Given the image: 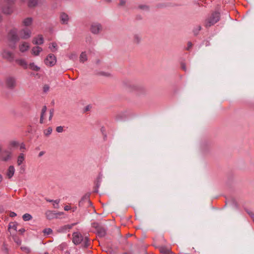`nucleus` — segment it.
I'll return each instance as SVG.
<instances>
[{
    "mask_svg": "<svg viewBox=\"0 0 254 254\" xmlns=\"http://www.w3.org/2000/svg\"><path fill=\"white\" fill-rule=\"evenodd\" d=\"M12 158V152L7 149L2 150L0 154V159L3 161H7Z\"/></svg>",
    "mask_w": 254,
    "mask_h": 254,
    "instance_id": "0eeeda50",
    "label": "nucleus"
},
{
    "mask_svg": "<svg viewBox=\"0 0 254 254\" xmlns=\"http://www.w3.org/2000/svg\"><path fill=\"white\" fill-rule=\"evenodd\" d=\"M128 89L130 91H139L142 90L143 88L137 85L134 84V83H130L128 86Z\"/></svg>",
    "mask_w": 254,
    "mask_h": 254,
    "instance_id": "2eb2a0df",
    "label": "nucleus"
},
{
    "mask_svg": "<svg viewBox=\"0 0 254 254\" xmlns=\"http://www.w3.org/2000/svg\"><path fill=\"white\" fill-rule=\"evenodd\" d=\"M54 109H51L50 110V116H49V121H51L52 120L53 115H54Z\"/></svg>",
    "mask_w": 254,
    "mask_h": 254,
    "instance_id": "a19ab883",
    "label": "nucleus"
},
{
    "mask_svg": "<svg viewBox=\"0 0 254 254\" xmlns=\"http://www.w3.org/2000/svg\"><path fill=\"white\" fill-rule=\"evenodd\" d=\"M17 33V29L13 28L9 31L7 35V39L10 43L8 46L12 49H14L16 48L15 43L19 40Z\"/></svg>",
    "mask_w": 254,
    "mask_h": 254,
    "instance_id": "f03ea898",
    "label": "nucleus"
},
{
    "mask_svg": "<svg viewBox=\"0 0 254 254\" xmlns=\"http://www.w3.org/2000/svg\"><path fill=\"white\" fill-rule=\"evenodd\" d=\"M19 231L20 233H23V232H24L25 231V229H20V230H19Z\"/></svg>",
    "mask_w": 254,
    "mask_h": 254,
    "instance_id": "6e6d98bb",
    "label": "nucleus"
},
{
    "mask_svg": "<svg viewBox=\"0 0 254 254\" xmlns=\"http://www.w3.org/2000/svg\"><path fill=\"white\" fill-rule=\"evenodd\" d=\"M5 85L9 89H14L17 85L16 78L13 76H8L5 79Z\"/></svg>",
    "mask_w": 254,
    "mask_h": 254,
    "instance_id": "423d86ee",
    "label": "nucleus"
},
{
    "mask_svg": "<svg viewBox=\"0 0 254 254\" xmlns=\"http://www.w3.org/2000/svg\"><path fill=\"white\" fill-rule=\"evenodd\" d=\"M138 8L144 11H148L149 7L148 5L145 4H141L138 6Z\"/></svg>",
    "mask_w": 254,
    "mask_h": 254,
    "instance_id": "2f4dec72",
    "label": "nucleus"
},
{
    "mask_svg": "<svg viewBox=\"0 0 254 254\" xmlns=\"http://www.w3.org/2000/svg\"><path fill=\"white\" fill-rule=\"evenodd\" d=\"M46 217L48 219H52L55 216V214L53 213L51 211H48L46 213Z\"/></svg>",
    "mask_w": 254,
    "mask_h": 254,
    "instance_id": "c756f323",
    "label": "nucleus"
},
{
    "mask_svg": "<svg viewBox=\"0 0 254 254\" xmlns=\"http://www.w3.org/2000/svg\"><path fill=\"white\" fill-rule=\"evenodd\" d=\"M160 252L161 253L164 254H169L171 252L169 249L166 248H161L160 249Z\"/></svg>",
    "mask_w": 254,
    "mask_h": 254,
    "instance_id": "f704fd0d",
    "label": "nucleus"
},
{
    "mask_svg": "<svg viewBox=\"0 0 254 254\" xmlns=\"http://www.w3.org/2000/svg\"><path fill=\"white\" fill-rule=\"evenodd\" d=\"M46 111H47V107L46 106H44L43 107V108L42 109L40 117L44 118V116L46 114Z\"/></svg>",
    "mask_w": 254,
    "mask_h": 254,
    "instance_id": "e433bc0d",
    "label": "nucleus"
},
{
    "mask_svg": "<svg viewBox=\"0 0 254 254\" xmlns=\"http://www.w3.org/2000/svg\"><path fill=\"white\" fill-rule=\"evenodd\" d=\"M220 14L218 12H213L208 16L204 22V26L206 27H209L219 21Z\"/></svg>",
    "mask_w": 254,
    "mask_h": 254,
    "instance_id": "7ed1b4c3",
    "label": "nucleus"
},
{
    "mask_svg": "<svg viewBox=\"0 0 254 254\" xmlns=\"http://www.w3.org/2000/svg\"><path fill=\"white\" fill-rule=\"evenodd\" d=\"M89 195L88 194H85L84 195L81 200L79 202V205L81 206L83 204V202L87 201L88 203H90V201L89 200Z\"/></svg>",
    "mask_w": 254,
    "mask_h": 254,
    "instance_id": "412c9836",
    "label": "nucleus"
},
{
    "mask_svg": "<svg viewBox=\"0 0 254 254\" xmlns=\"http://www.w3.org/2000/svg\"><path fill=\"white\" fill-rule=\"evenodd\" d=\"M15 172V168L13 166H10L6 172V176L8 179H11Z\"/></svg>",
    "mask_w": 254,
    "mask_h": 254,
    "instance_id": "f3484780",
    "label": "nucleus"
},
{
    "mask_svg": "<svg viewBox=\"0 0 254 254\" xmlns=\"http://www.w3.org/2000/svg\"><path fill=\"white\" fill-rule=\"evenodd\" d=\"M20 149L21 151L23 152L24 150L25 149V145L24 143H22L19 145Z\"/></svg>",
    "mask_w": 254,
    "mask_h": 254,
    "instance_id": "c03bdc74",
    "label": "nucleus"
},
{
    "mask_svg": "<svg viewBox=\"0 0 254 254\" xmlns=\"http://www.w3.org/2000/svg\"><path fill=\"white\" fill-rule=\"evenodd\" d=\"M182 69H183L184 70L186 71V70H187V67H186V65H185L184 64H182Z\"/></svg>",
    "mask_w": 254,
    "mask_h": 254,
    "instance_id": "3c124183",
    "label": "nucleus"
},
{
    "mask_svg": "<svg viewBox=\"0 0 254 254\" xmlns=\"http://www.w3.org/2000/svg\"><path fill=\"white\" fill-rule=\"evenodd\" d=\"M44 118L40 117V124H43L44 123Z\"/></svg>",
    "mask_w": 254,
    "mask_h": 254,
    "instance_id": "864d4df0",
    "label": "nucleus"
},
{
    "mask_svg": "<svg viewBox=\"0 0 254 254\" xmlns=\"http://www.w3.org/2000/svg\"><path fill=\"white\" fill-rule=\"evenodd\" d=\"M38 0H28V5L29 7H34L38 3Z\"/></svg>",
    "mask_w": 254,
    "mask_h": 254,
    "instance_id": "5701e85b",
    "label": "nucleus"
},
{
    "mask_svg": "<svg viewBox=\"0 0 254 254\" xmlns=\"http://www.w3.org/2000/svg\"><path fill=\"white\" fill-rule=\"evenodd\" d=\"M14 4L4 3L1 6V9L3 14L11 15L14 11Z\"/></svg>",
    "mask_w": 254,
    "mask_h": 254,
    "instance_id": "39448f33",
    "label": "nucleus"
},
{
    "mask_svg": "<svg viewBox=\"0 0 254 254\" xmlns=\"http://www.w3.org/2000/svg\"><path fill=\"white\" fill-rule=\"evenodd\" d=\"M25 159V156L24 155L23 153H20L18 157H17V163L18 166H20L21 165V164L23 163Z\"/></svg>",
    "mask_w": 254,
    "mask_h": 254,
    "instance_id": "4be33fe9",
    "label": "nucleus"
},
{
    "mask_svg": "<svg viewBox=\"0 0 254 254\" xmlns=\"http://www.w3.org/2000/svg\"><path fill=\"white\" fill-rule=\"evenodd\" d=\"M29 68L34 71H39L40 67L37 65H35L34 63H30L29 65Z\"/></svg>",
    "mask_w": 254,
    "mask_h": 254,
    "instance_id": "cd10ccee",
    "label": "nucleus"
},
{
    "mask_svg": "<svg viewBox=\"0 0 254 254\" xmlns=\"http://www.w3.org/2000/svg\"><path fill=\"white\" fill-rule=\"evenodd\" d=\"M94 227L96 228L97 234L99 237H103L105 236L106 230L103 226L98 224H94Z\"/></svg>",
    "mask_w": 254,
    "mask_h": 254,
    "instance_id": "9b49d317",
    "label": "nucleus"
},
{
    "mask_svg": "<svg viewBox=\"0 0 254 254\" xmlns=\"http://www.w3.org/2000/svg\"><path fill=\"white\" fill-rule=\"evenodd\" d=\"M63 127L62 126L58 127L56 128V131L58 132H62L63 131Z\"/></svg>",
    "mask_w": 254,
    "mask_h": 254,
    "instance_id": "37998d69",
    "label": "nucleus"
},
{
    "mask_svg": "<svg viewBox=\"0 0 254 254\" xmlns=\"http://www.w3.org/2000/svg\"><path fill=\"white\" fill-rule=\"evenodd\" d=\"M44 153H45V152L44 151H41L39 153L38 156L40 157L42 156L44 154Z\"/></svg>",
    "mask_w": 254,
    "mask_h": 254,
    "instance_id": "603ef678",
    "label": "nucleus"
},
{
    "mask_svg": "<svg viewBox=\"0 0 254 254\" xmlns=\"http://www.w3.org/2000/svg\"><path fill=\"white\" fill-rule=\"evenodd\" d=\"M201 29V27L200 25H197L194 28L193 30V32L195 35H197L199 31Z\"/></svg>",
    "mask_w": 254,
    "mask_h": 254,
    "instance_id": "7c9ffc66",
    "label": "nucleus"
},
{
    "mask_svg": "<svg viewBox=\"0 0 254 254\" xmlns=\"http://www.w3.org/2000/svg\"><path fill=\"white\" fill-rule=\"evenodd\" d=\"M49 88H50V87H49V86L48 85H47V84L44 85V86H43V91H44V92H48L49 91Z\"/></svg>",
    "mask_w": 254,
    "mask_h": 254,
    "instance_id": "79ce46f5",
    "label": "nucleus"
},
{
    "mask_svg": "<svg viewBox=\"0 0 254 254\" xmlns=\"http://www.w3.org/2000/svg\"><path fill=\"white\" fill-rule=\"evenodd\" d=\"M102 30V26L99 23H93L90 28L91 32L94 34H98Z\"/></svg>",
    "mask_w": 254,
    "mask_h": 254,
    "instance_id": "9d476101",
    "label": "nucleus"
},
{
    "mask_svg": "<svg viewBox=\"0 0 254 254\" xmlns=\"http://www.w3.org/2000/svg\"><path fill=\"white\" fill-rule=\"evenodd\" d=\"M87 60V55L85 52H82L79 57L80 62L84 63Z\"/></svg>",
    "mask_w": 254,
    "mask_h": 254,
    "instance_id": "bb28decb",
    "label": "nucleus"
},
{
    "mask_svg": "<svg viewBox=\"0 0 254 254\" xmlns=\"http://www.w3.org/2000/svg\"><path fill=\"white\" fill-rule=\"evenodd\" d=\"M15 0H4V3H13L14 4Z\"/></svg>",
    "mask_w": 254,
    "mask_h": 254,
    "instance_id": "a18cd8bd",
    "label": "nucleus"
},
{
    "mask_svg": "<svg viewBox=\"0 0 254 254\" xmlns=\"http://www.w3.org/2000/svg\"><path fill=\"white\" fill-rule=\"evenodd\" d=\"M2 145L0 144V154L1 153V151H2Z\"/></svg>",
    "mask_w": 254,
    "mask_h": 254,
    "instance_id": "4d7b16f0",
    "label": "nucleus"
},
{
    "mask_svg": "<svg viewBox=\"0 0 254 254\" xmlns=\"http://www.w3.org/2000/svg\"><path fill=\"white\" fill-rule=\"evenodd\" d=\"M98 75L105 77H111V74L108 72L101 71L98 73Z\"/></svg>",
    "mask_w": 254,
    "mask_h": 254,
    "instance_id": "72a5a7b5",
    "label": "nucleus"
},
{
    "mask_svg": "<svg viewBox=\"0 0 254 254\" xmlns=\"http://www.w3.org/2000/svg\"><path fill=\"white\" fill-rule=\"evenodd\" d=\"M192 47V44L191 42H188L187 43V47L186 50L189 51Z\"/></svg>",
    "mask_w": 254,
    "mask_h": 254,
    "instance_id": "ea45409f",
    "label": "nucleus"
},
{
    "mask_svg": "<svg viewBox=\"0 0 254 254\" xmlns=\"http://www.w3.org/2000/svg\"><path fill=\"white\" fill-rule=\"evenodd\" d=\"M17 224L16 222H10L8 225V230L10 231V230L13 229L14 231H16Z\"/></svg>",
    "mask_w": 254,
    "mask_h": 254,
    "instance_id": "a878e982",
    "label": "nucleus"
},
{
    "mask_svg": "<svg viewBox=\"0 0 254 254\" xmlns=\"http://www.w3.org/2000/svg\"><path fill=\"white\" fill-rule=\"evenodd\" d=\"M56 57L53 54H49L45 59V63L46 65L52 66L56 64Z\"/></svg>",
    "mask_w": 254,
    "mask_h": 254,
    "instance_id": "1a4fd4ad",
    "label": "nucleus"
},
{
    "mask_svg": "<svg viewBox=\"0 0 254 254\" xmlns=\"http://www.w3.org/2000/svg\"><path fill=\"white\" fill-rule=\"evenodd\" d=\"M2 181V177L1 175H0V183Z\"/></svg>",
    "mask_w": 254,
    "mask_h": 254,
    "instance_id": "13d9d810",
    "label": "nucleus"
},
{
    "mask_svg": "<svg viewBox=\"0 0 254 254\" xmlns=\"http://www.w3.org/2000/svg\"><path fill=\"white\" fill-rule=\"evenodd\" d=\"M25 250H27V251L29 252V249H28L25 248Z\"/></svg>",
    "mask_w": 254,
    "mask_h": 254,
    "instance_id": "680f3d73",
    "label": "nucleus"
},
{
    "mask_svg": "<svg viewBox=\"0 0 254 254\" xmlns=\"http://www.w3.org/2000/svg\"><path fill=\"white\" fill-rule=\"evenodd\" d=\"M15 61L18 65L22 67L24 69H27L28 68L27 62L24 59H16Z\"/></svg>",
    "mask_w": 254,
    "mask_h": 254,
    "instance_id": "ddd939ff",
    "label": "nucleus"
},
{
    "mask_svg": "<svg viewBox=\"0 0 254 254\" xmlns=\"http://www.w3.org/2000/svg\"><path fill=\"white\" fill-rule=\"evenodd\" d=\"M33 19L31 17H27L22 20V24L23 26L27 27L31 25L32 23Z\"/></svg>",
    "mask_w": 254,
    "mask_h": 254,
    "instance_id": "6ab92c4d",
    "label": "nucleus"
},
{
    "mask_svg": "<svg viewBox=\"0 0 254 254\" xmlns=\"http://www.w3.org/2000/svg\"><path fill=\"white\" fill-rule=\"evenodd\" d=\"M53 206L54 207V208H58V204H56V203H55L54 202H53Z\"/></svg>",
    "mask_w": 254,
    "mask_h": 254,
    "instance_id": "5fc2aeb1",
    "label": "nucleus"
},
{
    "mask_svg": "<svg viewBox=\"0 0 254 254\" xmlns=\"http://www.w3.org/2000/svg\"><path fill=\"white\" fill-rule=\"evenodd\" d=\"M53 231L50 228H46L43 230V233L45 235H49L52 233Z\"/></svg>",
    "mask_w": 254,
    "mask_h": 254,
    "instance_id": "4c0bfd02",
    "label": "nucleus"
},
{
    "mask_svg": "<svg viewBox=\"0 0 254 254\" xmlns=\"http://www.w3.org/2000/svg\"><path fill=\"white\" fill-rule=\"evenodd\" d=\"M127 3L126 0H119V6H125Z\"/></svg>",
    "mask_w": 254,
    "mask_h": 254,
    "instance_id": "58836bf2",
    "label": "nucleus"
},
{
    "mask_svg": "<svg viewBox=\"0 0 254 254\" xmlns=\"http://www.w3.org/2000/svg\"><path fill=\"white\" fill-rule=\"evenodd\" d=\"M106 2H111L112 0H104Z\"/></svg>",
    "mask_w": 254,
    "mask_h": 254,
    "instance_id": "bf43d9fd",
    "label": "nucleus"
},
{
    "mask_svg": "<svg viewBox=\"0 0 254 254\" xmlns=\"http://www.w3.org/2000/svg\"><path fill=\"white\" fill-rule=\"evenodd\" d=\"M29 47V43L26 42H22L18 45V49L21 53H24L27 51Z\"/></svg>",
    "mask_w": 254,
    "mask_h": 254,
    "instance_id": "f8f14e48",
    "label": "nucleus"
},
{
    "mask_svg": "<svg viewBox=\"0 0 254 254\" xmlns=\"http://www.w3.org/2000/svg\"><path fill=\"white\" fill-rule=\"evenodd\" d=\"M1 20H2V16L0 14V22L1 21Z\"/></svg>",
    "mask_w": 254,
    "mask_h": 254,
    "instance_id": "052dcab7",
    "label": "nucleus"
},
{
    "mask_svg": "<svg viewBox=\"0 0 254 254\" xmlns=\"http://www.w3.org/2000/svg\"><path fill=\"white\" fill-rule=\"evenodd\" d=\"M9 216L11 217H13L16 216V214L14 212H10Z\"/></svg>",
    "mask_w": 254,
    "mask_h": 254,
    "instance_id": "de8ad7c7",
    "label": "nucleus"
},
{
    "mask_svg": "<svg viewBox=\"0 0 254 254\" xmlns=\"http://www.w3.org/2000/svg\"><path fill=\"white\" fill-rule=\"evenodd\" d=\"M44 39L42 35H38L33 40V43L35 45H41L43 43Z\"/></svg>",
    "mask_w": 254,
    "mask_h": 254,
    "instance_id": "a211bd4d",
    "label": "nucleus"
},
{
    "mask_svg": "<svg viewBox=\"0 0 254 254\" xmlns=\"http://www.w3.org/2000/svg\"><path fill=\"white\" fill-rule=\"evenodd\" d=\"M1 83V81H0V83Z\"/></svg>",
    "mask_w": 254,
    "mask_h": 254,
    "instance_id": "e2e57ef3",
    "label": "nucleus"
},
{
    "mask_svg": "<svg viewBox=\"0 0 254 254\" xmlns=\"http://www.w3.org/2000/svg\"><path fill=\"white\" fill-rule=\"evenodd\" d=\"M1 57L9 62H12L14 59V54L7 49H3L1 53Z\"/></svg>",
    "mask_w": 254,
    "mask_h": 254,
    "instance_id": "20e7f679",
    "label": "nucleus"
},
{
    "mask_svg": "<svg viewBox=\"0 0 254 254\" xmlns=\"http://www.w3.org/2000/svg\"><path fill=\"white\" fill-rule=\"evenodd\" d=\"M60 18L61 22L63 24H67L68 20H69V17L68 15L62 12L61 13L60 16Z\"/></svg>",
    "mask_w": 254,
    "mask_h": 254,
    "instance_id": "4468645a",
    "label": "nucleus"
},
{
    "mask_svg": "<svg viewBox=\"0 0 254 254\" xmlns=\"http://www.w3.org/2000/svg\"><path fill=\"white\" fill-rule=\"evenodd\" d=\"M75 57H76V55H75V54H74V53L71 54L70 55V56H69V58H70V59H72V60H73L74 58H75Z\"/></svg>",
    "mask_w": 254,
    "mask_h": 254,
    "instance_id": "8fccbe9b",
    "label": "nucleus"
},
{
    "mask_svg": "<svg viewBox=\"0 0 254 254\" xmlns=\"http://www.w3.org/2000/svg\"><path fill=\"white\" fill-rule=\"evenodd\" d=\"M20 37L23 39H27L31 37V31L28 28H24L22 29L20 32Z\"/></svg>",
    "mask_w": 254,
    "mask_h": 254,
    "instance_id": "6e6552de",
    "label": "nucleus"
},
{
    "mask_svg": "<svg viewBox=\"0 0 254 254\" xmlns=\"http://www.w3.org/2000/svg\"><path fill=\"white\" fill-rule=\"evenodd\" d=\"M42 51V48L38 47V46H36V47H33L32 49L31 53H32V54H33L34 56H38L39 55L40 53Z\"/></svg>",
    "mask_w": 254,
    "mask_h": 254,
    "instance_id": "aec40b11",
    "label": "nucleus"
},
{
    "mask_svg": "<svg viewBox=\"0 0 254 254\" xmlns=\"http://www.w3.org/2000/svg\"><path fill=\"white\" fill-rule=\"evenodd\" d=\"M47 201H49V202H54L55 203H56V204H59V202H60V200L59 199H56L55 200H47Z\"/></svg>",
    "mask_w": 254,
    "mask_h": 254,
    "instance_id": "49530a36",
    "label": "nucleus"
},
{
    "mask_svg": "<svg viewBox=\"0 0 254 254\" xmlns=\"http://www.w3.org/2000/svg\"><path fill=\"white\" fill-rule=\"evenodd\" d=\"M72 242L76 245L82 244L84 248H87L89 246V238L87 236L84 237L80 233L76 232L72 234Z\"/></svg>",
    "mask_w": 254,
    "mask_h": 254,
    "instance_id": "f257e3e1",
    "label": "nucleus"
},
{
    "mask_svg": "<svg viewBox=\"0 0 254 254\" xmlns=\"http://www.w3.org/2000/svg\"><path fill=\"white\" fill-rule=\"evenodd\" d=\"M19 146V143L16 141H11L9 143V148L11 149L12 148H16Z\"/></svg>",
    "mask_w": 254,
    "mask_h": 254,
    "instance_id": "b1692460",
    "label": "nucleus"
},
{
    "mask_svg": "<svg viewBox=\"0 0 254 254\" xmlns=\"http://www.w3.org/2000/svg\"><path fill=\"white\" fill-rule=\"evenodd\" d=\"M141 41V36L139 34H134L133 36L132 42L136 45H139Z\"/></svg>",
    "mask_w": 254,
    "mask_h": 254,
    "instance_id": "dca6fc26",
    "label": "nucleus"
},
{
    "mask_svg": "<svg viewBox=\"0 0 254 254\" xmlns=\"http://www.w3.org/2000/svg\"><path fill=\"white\" fill-rule=\"evenodd\" d=\"M52 131V128L51 127H48L47 129L44 130V134L46 136L49 135Z\"/></svg>",
    "mask_w": 254,
    "mask_h": 254,
    "instance_id": "c9c22d12",
    "label": "nucleus"
},
{
    "mask_svg": "<svg viewBox=\"0 0 254 254\" xmlns=\"http://www.w3.org/2000/svg\"><path fill=\"white\" fill-rule=\"evenodd\" d=\"M49 48L52 52H55L58 50V46L56 43L53 42L50 44Z\"/></svg>",
    "mask_w": 254,
    "mask_h": 254,
    "instance_id": "393cba45",
    "label": "nucleus"
},
{
    "mask_svg": "<svg viewBox=\"0 0 254 254\" xmlns=\"http://www.w3.org/2000/svg\"><path fill=\"white\" fill-rule=\"evenodd\" d=\"M74 225V224H67L66 225L62 227V230H69L72 228V227Z\"/></svg>",
    "mask_w": 254,
    "mask_h": 254,
    "instance_id": "473e14b6",
    "label": "nucleus"
},
{
    "mask_svg": "<svg viewBox=\"0 0 254 254\" xmlns=\"http://www.w3.org/2000/svg\"><path fill=\"white\" fill-rule=\"evenodd\" d=\"M22 218L24 221H27L32 219V216L28 213H25L22 216Z\"/></svg>",
    "mask_w": 254,
    "mask_h": 254,
    "instance_id": "c85d7f7f",
    "label": "nucleus"
},
{
    "mask_svg": "<svg viewBox=\"0 0 254 254\" xmlns=\"http://www.w3.org/2000/svg\"><path fill=\"white\" fill-rule=\"evenodd\" d=\"M70 209H71L70 206H68V205H66L64 207V209L65 211H68V210H70Z\"/></svg>",
    "mask_w": 254,
    "mask_h": 254,
    "instance_id": "09e8293b",
    "label": "nucleus"
}]
</instances>
